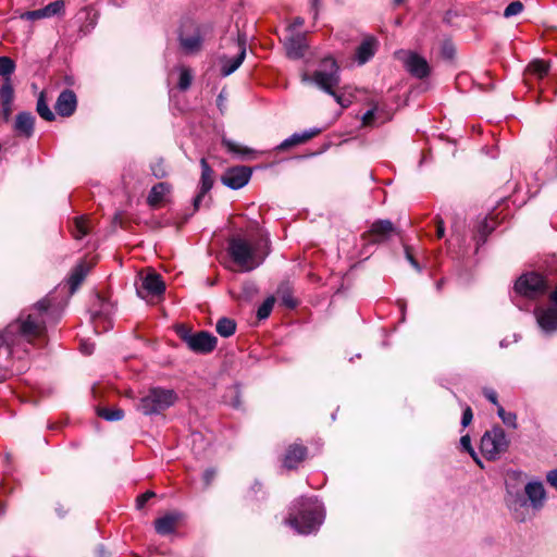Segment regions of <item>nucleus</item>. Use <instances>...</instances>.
Here are the masks:
<instances>
[{
  "label": "nucleus",
  "instance_id": "f257e3e1",
  "mask_svg": "<svg viewBox=\"0 0 557 557\" xmlns=\"http://www.w3.org/2000/svg\"><path fill=\"white\" fill-rule=\"evenodd\" d=\"M48 307L49 304L47 300H40L35 306L38 311L37 313H30L25 319L21 317L18 321L8 325L5 331L0 333V348L7 345L11 351L12 347L20 342L21 337H25L27 341L39 337L45 330L41 314Z\"/></svg>",
  "mask_w": 557,
  "mask_h": 557
},
{
  "label": "nucleus",
  "instance_id": "f03ea898",
  "mask_svg": "<svg viewBox=\"0 0 557 557\" xmlns=\"http://www.w3.org/2000/svg\"><path fill=\"white\" fill-rule=\"evenodd\" d=\"M294 507L296 512H290L286 523L299 534H310L318 530L323 521L322 505L315 498L298 499Z\"/></svg>",
  "mask_w": 557,
  "mask_h": 557
},
{
  "label": "nucleus",
  "instance_id": "7ed1b4c3",
  "mask_svg": "<svg viewBox=\"0 0 557 557\" xmlns=\"http://www.w3.org/2000/svg\"><path fill=\"white\" fill-rule=\"evenodd\" d=\"M177 399V394L173 389L151 387L139 399L136 408L144 416L160 414L172 407Z\"/></svg>",
  "mask_w": 557,
  "mask_h": 557
},
{
  "label": "nucleus",
  "instance_id": "20e7f679",
  "mask_svg": "<svg viewBox=\"0 0 557 557\" xmlns=\"http://www.w3.org/2000/svg\"><path fill=\"white\" fill-rule=\"evenodd\" d=\"M313 82L325 92L332 95L336 102L345 107L342 101V96L334 91L339 83L338 66L334 59L326 58L322 61L321 66L313 74Z\"/></svg>",
  "mask_w": 557,
  "mask_h": 557
},
{
  "label": "nucleus",
  "instance_id": "39448f33",
  "mask_svg": "<svg viewBox=\"0 0 557 557\" xmlns=\"http://www.w3.org/2000/svg\"><path fill=\"white\" fill-rule=\"evenodd\" d=\"M228 253L233 261L246 272L258 268L263 260L257 259L256 249L246 239L239 237L230 240Z\"/></svg>",
  "mask_w": 557,
  "mask_h": 557
},
{
  "label": "nucleus",
  "instance_id": "423d86ee",
  "mask_svg": "<svg viewBox=\"0 0 557 557\" xmlns=\"http://www.w3.org/2000/svg\"><path fill=\"white\" fill-rule=\"evenodd\" d=\"M178 336L196 354H209L216 347V337L206 331L193 333L184 326L178 327Z\"/></svg>",
  "mask_w": 557,
  "mask_h": 557
},
{
  "label": "nucleus",
  "instance_id": "0eeeda50",
  "mask_svg": "<svg viewBox=\"0 0 557 557\" xmlns=\"http://www.w3.org/2000/svg\"><path fill=\"white\" fill-rule=\"evenodd\" d=\"M508 445L507 436L499 426L485 432L481 438V451L490 460L496 459L502 453L506 451Z\"/></svg>",
  "mask_w": 557,
  "mask_h": 557
},
{
  "label": "nucleus",
  "instance_id": "6e6552de",
  "mask_svg": "<svg viewBox=\"0 0 557 557\" xmlns=\"http://www.w3.org/2000/svg\"><path fill=\"white\" fill-rule=\"evenodd\" d=\"M548 288L545 278L537 273H528L518 278L515 285L516 292L527 298L535 299L543 296Z\"/></svg>",
  "mask_w": 557,
  "mask_h": 557
},
{
  "label": "nucleus",
  "instance_id": "1a4fd4ad",
  "mask_svg": "<svg viewBox=\"0 0 557 557\" xmlns=\"http://www.w3.org/2000/svg\"><path fill=\"white\" fill-rule=\"evenodd\" d=\"M136 290L140 298L150 300L163 295L165 284L158 273L149 272L140 277V283L137 285Z\"/></svg>",
  "mask_w": 557,
  "mask_h": 557
},
{
  "label": "nucleus",
  "instance_id": "9d476101",
  "mask_svg": "<svg viewBox=\"0 0 557 557\" xmlns=\"http://www.w3.org/2000/svg\"><path fill=\"white\" fill-rule=\"evenodd\" d=\"M398 58L403 61L406 70L417 78H424L430 73L428 61L421 55L410 51H399Z\"/></svg>",
  "mask_w": 557,
  "mask_h": 557
},
{
  "label": "nucleus",
  "instance_id": "9b49d317",
  "mask_svg": "<svg viewBox=\"0 0 557 557\" xmlns=\"http://www.w3.org/2000/svg\"><path fill=\"white\" fill-rule=\"evenodd\" d=\"M251 177V170L247 166H235L227 170L221 177L222 183L232 188L239 189L244 187Z\"/></svg>",
  "mask_w": 557,
  "mask_h": 557
},
{
  "label": "nucleus",
  "instance_id": "f8f14e48",
  "mask_svg": "<svg viewBox=\"0 0 557 557\" xmlns=\"http://www.w3.org/2000/svg\"><path fill=\"white\" fill-rule=\"evenodd\" d=\"M200 166H201V177H200V190L198 195L194 199V207L197 210L200 206V202L202 201L206 194L212 188L213 186V170L208 164L207 160L202 158L200 160Z\"/></svg>",
  "mask_w": 557,
  "mask_h": 557
},
{
  "label": "nucleus",
  "instance_id": "ddd939ff",
  "mask_svg": "<svg viewBox=\"0 0 557 557\" xmlns=\"http://www.w3.org/2000/svg\"><path fill=\"white\" fill-rule=\"evenodd\" d=\"M395 233V227L389 220H379L371 225L368 232V239L370 243H381Z\"/></svg>",
  "mask_w": 557,
  "mask_h": 557
},
{
  "label": "nucleus",
  "instance_id": "4468645a",
  "mask_svg": "<svg viewBox=\"0 0 557 557\" xmlns=\"http://www.w3.org/2000/svg\"><path fill=\"white\" fill-rule=\"evenodd\" d=\"M76 106V95L74 91L65 89L59 95L54 108L59 115L67 117L75 112Z\"/></svg>",
  "mask_w": 557,
  "mask_h": 557
},
{
  "label": "nucleus",
  "instance_id": "2eb2a0df",
  "mask_svg": "<svg viewBox=\"0 0 557 557\" xmlns=\"http://www.w3.org/2000/svg\"><path fill=\"white\" fill-rule=\"evenodd\" d=\"M180 44L186 53H196L201 49L202 33L200 26H195L190 34L182 32Z\"/></svg>",
  "mask_w": 557,
  "mask_h": 557
},
{
  "label": "nucleus",
  "instance_id": "dca6fc26",
  "mask_svg": "<svg viewBox=\"0 0 557 557\" xmlns=\"http://www.w3.org/2000/svg\"><path fill=\"white\" fill-rule=\"evenodd\" d=\"M246 57L245 41L238 42V53L234 58L223 57L221 59V74L228 76L234 73L243 63Z\"/></svg>",
  "mask_w": 557,
  "mask_h": 557
},
{
  "label": "nucleus",
  "instance_id": "f3484780",
  "mask_svg": "<svg viewBox=\"0 0 557 557\" xmlns=\"http://www.w3.org/2000/svg\"><path fill=\"white\" fill-rule=\"evenodd\" d=\"M535 315L539 325L546 332L557 329V308H539L535 310Z\"/></svg>",
  "mask_w": 557,
  "mask_h": 557
},
{
  "label": "nucleus",
  "instance_id": "a211bd4d",
  "mask_svg": "<svg viewBox=\"0 0 557 557\" xmlns=\"http://www.w3.org/2000/svg\"><path fill=\"white\" fill-rule=\"evenodd\" d=\"M306 456L307 447L295 443L287 448L283 465L287 469H295L306 458Z\"/></svg>",
  "mask_w": 557,
  "mask_h": 557
},
{
  "label": "nucleus",
  "instance_id": "6ab92c4d",
  "mask_svg": "<svg viewBox=\"0 0 557 557\" xmlns=\"http://www.w3.org/2000/svg\"><path fill=\"white\" fill-rule=\"evenodd\" d=\"M391 120V115L379 104H374L362 115V125L373 127Z\"/></svg>",
  "mask_w": 557,
  "mask_h": 557
},
{
  "label": "nucleus",
  "instance_id": "aec40b11",
  "mask_svg": "<svg viewBox=\"0 0 557 557\" xmlns=\"http://www.w3.org/2000/svg\"><path fill=\"white\" fill-rule=\"evenodd\" d=\"M181 513L170 512L154 521L156 532L160 535H169L176 530Z\"/></svg>",
  "mask_w": 557,
  "mask_h": 557
},
{
  "label": "nucleus",
  "instance_id": "412c9836",
  "mask_svg": "<svg viewBox=\"0 0 557 557\" xmlns=\"http://www.w3.org/2000/svg\"><path fill=\"white\" fill-rule=\"evenodd\" d=\"M35 117L29 112H20L15 117L14 131L17 135L29 138L34 133Z\"/></svg>",
  "mask_w": 557,
  "mask_h": 557
},
{
  "label": "nucleus",
  "instance_id": "4be33fe9",
  "mask_svg": "<svg viewBox=\"0 0 557 557\" xmlns=\"http://www.w3.org/2000/svg\"><path fill=\"white\" fill-rule=\"evenodd\" d=\"M285 47L289 58H301L307 48L306 38L302 35H292L290 37H286Z\"/></svg>",
  "mask_w": 557,
  "mask_h": 557
},
{
  "label": "nucleus",
  "instance_id": "5701e85b",
  "mask_svg": "<svg viewBox=\"0 0 557 557\" xmlns=\"http://www.w3.org/2000/svg\"><path fill=\"white\" fill-rule=\"evenodd\" d=\"M319 132H320L319 129L312 128L309 131H305L302 133H295L290 137L286 138L284 141H282L277 148L281 150H284V149H288L290 147L304 144L307 140L314 137L315 135H318Z\"/></svg>",
  "mask_w": 557,
  "mask_h": 557
},
{
  "label": "nucleus",
  "instance_id": "b1692460",
  "mask_svg": "<svg viewBox=\"0 0 557 557\" xmlns=\"http://www.w3.org/2000/svg\"><path fill=\"white\" fill-rule=\"evenodd\" d=\"M525 494L533 507L539 508L545 499V490L541 482H530L525 486Z\"/></svg>",
  "mask_w": 557,
  "mask_h": 557
},
{
  "label": "nucleus",
  "instance_id": "393cba45",
  "mask_svg": "<svg viewBox=\"0 0 557 557\" xmlns=\"http://www.w3.org/2000/svg\"><path fill=\"white\" fill-rule=\"evenodd\" d=\"M377 42L373 37L364 39L357 49V60L360 64L368 62L375 53Z\"/></svg>",
  "mask_w": 557,
  "mask_h": 557
},
{
  "label": "nucleus",
  "instance_id": "a878e982",
  "mask_svg": "<svg viewBox=\"0 0 557 557\" xmlns=\"http://www.w3.org/2000/svg\"><path fill=\"white\" fill-rule=\"evenodd\" d=\"M90 270V267L87 265L85 262L78 263L72 271L70 277H69V285L71 293H74L78 286L82 284V282L85 280L86 275L88 274Z\"/></svg>",
  "mask_w": 557,
  "mask_h": 557
},
{
  "label": "nucleus",
  "instance_id": "bb28decb",
  "mask_svg": "<svg viewBox=\"0 0 557 557\" xmlns=\"http://www.w3.org/2000/svg\"><path fill=\"white\" fill-rule=\"evenodd\" d=\"M169 191L170 186L166 183L154 185L148 195V203L152 207L160 205Z\"/></svg>",
  "mask_w": 557,
  "mask_h": 557
},
{
  "label": "nucleus",
  "instance_id": "cd10ccee",
  "mask_svg": "<svg viewBox=\"0 0 557 557\" xmlns=\"http://www.w3.org/2000/svg\"><path fill=\"white\" fill-rule=\"evenodd\" d=\"M215 330L216 332L223 336V337H228L231 335H233L235 333V330H236V323L234 320L232 319H228V318H221L218 322H216V326H215Z\"/></svg>",
  "mask_w": 557,
  "mask_h": 557
},
{
  "label": "nucleus",
  "instance_id": "c85d7f7f",
  "mask_svg": "<svg viewBox=\"0 0 557 557\" xmlns=\"http://www.w3.org/2000/svg\"><path fill=\"white\" fill-rule=\"evenodd\" d=\"M549 63L543 60H534L528 65V72L537 78H543L548 74Z\"/></svg>",
  "mask_w": 557,
  "mask_h": 557
},
{
  "label": "nucleus",
  "instance_id": "c756f323",
  "mask_svg": "<svg viewBox=\"0 0 557 557\" xmlns=\"http://www.w3.org/2000/svg\"><path fill=\"white\" fill-rule=\"evenodd\" d=\"M65 11V2L63 0H55L41 9L44 17H51L54 15H62Z\"/></svg>",
  "mask_w": 557,
  "mask_h": 557
},
{
  "label": "nucleus",
  "instance_id": "7c9ffc66",
  "mask_svg": "<svg viewBox=\"0 0 557 557\" xmlns=\"http://www.w3.org/2000/svg\"><path fill=\"white\" fill-rule=\"evenodd\" d=\"M72 233L76 239L86 236L89 233L88 220L85 216L75 218Z\"/></svg>",
  "mask_w": 557,
  "mask_h": 557
},
{
  "label": "nucleus",
  "instance_id": "2f4dec72",
  "mask_svg": "<svg viewBox=\"0 0 557 557\" xmlns=\"http://www.w3.org/2000/svg\"><path fill=\"white\" fill-rule=\"evenodd\" d=\"M36 110L38 114L46 121L51 122L55 119L54 113L49 108L44 94H40L38 100H37V107Z\"/></svg>",
  "mask_w": 557,
  "mask_h": 557
},
{
  "label": "nucleus",
  "instance_id": "473e14b6",
  "mask_svg": "<svg viewBox=\"0 0 557 557\" xmlns=\"http://www.w3.org/2000/svg\"><path fill=\"white\" fill-rule=\"evenodd\" d=\"M222 144L223 146L232 153H235V154H238L240 157H246L250 153H252V150L247 148V147H244L242 146L240 144L236 143V141H233L231 139H227V138H223L222 139Z\"/></svg>",
  "mask_w": 557,
  "mask_h": 557
},
{
  "label": "nucleus",
  "instance_id": "72a5a7b5",
  "mask_svg": "<svg viewBox=\"0 0 557 557\" xmlns=\"http://www.w3.org/2000/svg\"><path fill=\"white\" fill-rule=\"evenodd\" d=\"M98 414L107 421H119L124 418V411L120 408H101Z\"/></svg>",
  "mask_w": 557,
  "mask_h": 557
},
{
  "label": "nucleus",
  "instance_id": "f704fd0d",
  "mask_svg": "<svg viewBox=\"0 0 557 557\" xmlns=\"http://www.w3.org/2000/svg\"><path fill=\"white\" fill-rule=\"evenodd\" d=\"M14 98V90L10 78H5L4 84L0 88V99L2 104H12Z\"/></svg>",
  "mask_w": 557,
  "mask_h": 557
},
{
  "label": "nucleus",
  "instance_id": "c9c22d12",
  "mask_svg": "<svg viewBox=\"0 0 557 557\" xmlns=\"http://www.w3.org/2000/svg\"><path fill=\"white\" fill-rule=\"evenodd\" d=\"M15 70L14 61L9 57H0V76L10 78V75Z\"/></svg>",
  "mask_w": 557,
  "mask_h": 557
},
{
  "label": "nucleus",
  "instance_id": "e433bc0d",
  "mask_svg": "<svg viewBox=\"0 0 557 557\" xmlns=\"http://www.w3.org/2000/svg\"><path fill=\"white\" fill-rule=\"evenodd\" d=\"M274 297H268L258 308L257 315L260 320L267 319L274 306Z\"/></svg>",
  "mask_w": 557,
  "mask_h": 557
},
{
  "label": "nucleus",
  "instance_id": "4c0bfd02",
  "mask_svg": "<svg viewBox=\"0 0 557 557\" xmlns=\"http://www.w3.org/2000/svg\"><path fill=\"white\" fill-rule=\"evenodd\" d=\"M497 414L507 426L517 428V416L513 412H507L502 406H498Z\"/></svg>",
  "mask_w": 557,
  "mask_h": 557
},
{
  "label": "nucleus",
  "instance_id": "58836bf2",
  "mask_svg": "<svg viewBox=\"0 0 557 557\" xmlns=\"http://www.w3.org/2000/svg\"><path fill=\"white\" fill-rule=\"evenodd\" d=\"M522 10H523L522 2L513 1L506 7V9L504 11V16L511 17V16L518 15L519 13L522 12Z\"/></svg>",
  "mask_w": 557,
  "mask_h": 557
},
{
  "label": "nucleus",
  "instance_id": "ea45409f",
  "mask_svg": "<svg viewBox=\"0 0 557 557\" xmlns=\"http://www.w3.org/2000/svg\"><path fill=\"white\" fill-rule=\"evenodd\" d=\"M460 445H461V447H462L466 451H468V453L471 455V457L475 460V462H476L478 465H480V466H481V461H480V459L478 458V456H476V454H475L474 449H473V448H472V446H471V440H470V436H469V435H463V436H461V438H460Z\"/></svg>",
  "mask_w": 557,
  "mask_h": 557
},
{
  "label": "nucleus",
  "instance_id": "a19ab883",
  "mask_svg": "<svg viewBox=\"0 0 557 557\" xmlns=\"http://www.w3.org/2000/svg\"><path fill=\"white\" fill-rule=\"evenodd\" d=\"M190 84H191V74H190L189 70L183 67L180 73L178 87L182 90H186L189 88Z\"/></svg>",
  "mask_w": 557,
  "mask_h": 557
},
{
  "label": "nucleus",
  "instance_id": "79ce46f5",
  "mask_svg": "<svg viewBox=\"0 0 557 557\" xmlns=\"http://www.w3.org/2000/svg\"><path fill=\"white\" fill-rule=\"evenodd\" d=\"M21 20L35 21L45 18L41 9L34 11H26L20 14Z\"/></svg>",
  "mask_w": 557,
  "mask_h": 557
},
{
  "label": "nucleus",
  "instance_id": "37998d69",
  "mask_svg": "<svg viewBox=\"0 0 557 557\" xmlns=\"http://www.w3.org/2000/svg\"><path fill=\"white\" fill-rule=\"evenodd\" d=\"M153 496H154V493H153V492H150V491H148V492H146V493H144V494L139 495V496L137 497V499H136V507H137L138 509H141V508L146 505V503H147L151 497H153Z\"/></svg>",
  "mask_w": 557,
  "mask_h": 557
},
{
  "label": "nucleus",
  "instance_id": "c03bdc74",
  "mask_svg": "<svg viewBox=\"0 0 557 557\" xmlns=\"http://www.w3.org/2000/svg\"><path fill=\"white\" fill-rule=\"evenodd\" d=\"M152 173L153 175L157 177V178H162L166 175V171L163 166V163L160 161V162H157L156 164H153L152 166Z\"/></svg>",
  "mask_w": 557,
  "mask_h": 557
},
{
  "label": "nucleus",
  "instance_id": "a18cd8bd",
  "mask_svg": "<svg viewBox=\"0 0 557 557\" xmlns=\"http://www.w3.org/2000/svg\"><path fill=\"white\" fill-rule=\"evenodd\" d=\"M472 418H473V413H472V410L470 407H467L465 410H463V413H462V418H461V424L463 428L468 426L471 421H472Z\"/></svg>",
  "mask_w": 557,
  "mask_h": 557
},
{
  "label": "nucleus",
  "instance_id": "49530a36",
  "mask_svg": "<svg viewBox=\"0 0 557 557\" xmlns=\"http://www.w3.org/2000/svg\"><path fill=\"white\" fill-rule=\"evenodd\" d=\"M95 350V345L90 342H87V341H83L81 343V351L84 354V355H91Z\"/></svg>",
  "mask_w": 557,
  "mask_h": 557
},
{
  "label": "nucleus",
  "instance_id": "de8ad7c7",
  "mask_svg": "<svg viewBox=\"0 0 557 557\" xmlns=\"http://www.w3.org/2000/svg\"><path fill=\"white\" fill-rule=\"evenodd\" d=\"M436 235L438 238H442L445 235V225L441 218H436Z\"/></svg>",
  "mask_w": 557,
  "mask_h": 557
},
{
  "label": "nucleus",
  "instance_id": "09e8293b",
  "mask_svg": "<svg viewBox=\"0 0 557 557\" xmlns=\"http://www.w3.org/2000/svg\"><path fill=\"white\" fill-rule=\"evenodd\" d=\"M484 396L491 401L493 403L494 405H496L497 407L500 406L497 401V394L495 391L493 389H485L484 391Z\"/></svg>",
  "mask_w": 557,
  "mask_h": 557
},
{
  "label": "nucleus",
  "instance_id": "8fccbe9b",
  "mask_svg": "<svg viewBox=\"0 0 557 557\" xmlns=\"http://www.w3.org/2000/svg\"><path fill=\"white\" fill-rule=\"evenodd\" d=\"M547 482L557 490V469L547 473Z\"/></svg>",
  "mask_w": 557,
  "mask_h": 557
},
{
  "label": "nucleus",
  "instance_id": "3c124183",
  "mask_svg": "<svg viewBox=\"0 0 557 557\" xmlns=\"http://www.w3.org/2000/svg\"><path fill=\"white\" fill-rule=\"evenodd\" d=\"M405 252H406V257H407L408 261L412 264V267L416 268L417 270H420V267L417 263V261L413 259V257L410 252V248L408 246L405 247Z\"/></svg>",
  "mask_w": 557,
  "mask_h": 557
},
{
  "label": "nucleus",
  "instance_id": "603ef678",
  "mask_svg": "<svg viewBox=\"0 0 557 557\" xmlns=\"http://www.w3.org/2000/svg\"><path fill=\"white\" fill-rule=\"evenodd\" d=\"M214 475H215V473H214L213 470H207L205 472L203 480H205L207 485L211 483V481L213 480Z\"/></svg>",
  "mask_w": 557,
  "mask_h": 557
},
{
  "label": "nucleus",
  "instance_id": "864d4df0",
  "mask_svg": "<svg viewBox=\"0 0 557 557\" xmlns=\"http://www.w3.org/2000/svg\"><path fill=\"white\" fill-rule=\"evenodd\" d=\"M12 104H2V111H3V116H4V120H9L10 115H11V111H12V108H11Z\"/></svg>",
  "mask_w": 557,
  "mask_h": 557
},
{
  "label": "nucleus",
  "instance_id": "5fc2aeb1",
  "mask_svg": "<svg viewBox=\"0 0 557 557\" xmlns=\"http://www.w3.org/2000/svg\"><path fill=\"white\" fill-rule=\"evenodd\" d=\"M550 301L554 304L553 307L557 308V288L549 296Z\"/></svg>",
  "mask_w": 557,
  "mask_h": 557
},
{
  "label": "nucleus",
  "instance_id": "6e6d98bb",
  "mask_svg": "<svg viewBox=\"0 0 557 557\" xmlns=\"http://www.w3.org/2000/svg\"><path fill=\"white\" fill-rule=\"evenodd\" d=\"M102 315V312H96L92 318H94V321H95V327L98 329V320L101 318Z\"/></svg>",
  "mask_w": 557,
  "mask_h": 557
},
{
  "label": "nucleus",
  "instance_id": "4d7b16f0",
  "mask_svg": "<svg viewBox=\"0 0 557 557\" xmlns=\"http://www.w3.org/2000/svg\"><path fill=\"white\" fill-rule=\"evenodd\" d=\"M302 24H304V21L298 17L295 20L294 26L300 27Z\"/></svg>",
  "mask_w": 557,
  "mask_h": 557
},
{
  "label": "nucleus",
  "instance_id": "13d9d810",
  "mask_svg": "<svg viewBox=\"0 0 557 557\" xmlns=\"http://www.w3.org/2000/svg\"><path fill=\"white\" fill-rule=\"evenodd\" d=\"M395 1H396V3H400L403 0H395Z\"/></svg>",
  "mask_w": 557,
  "mask_h": 557
},
{
  "label": "nucleus",
  "instance_id": "bf43d9fd",
  "mask_svg": "<svg viewBox=\"0 0 557 557\" xmlns=\"http://www.w3.org/2000/svg\"><path fill=\"white\" fill-rule=\"evenodd\" d=\"M313 5H314V7L317 5V0H313Z\"/></svg>",
  "mask_w": 557,
  "mask_h": 557
}]
</instances>
